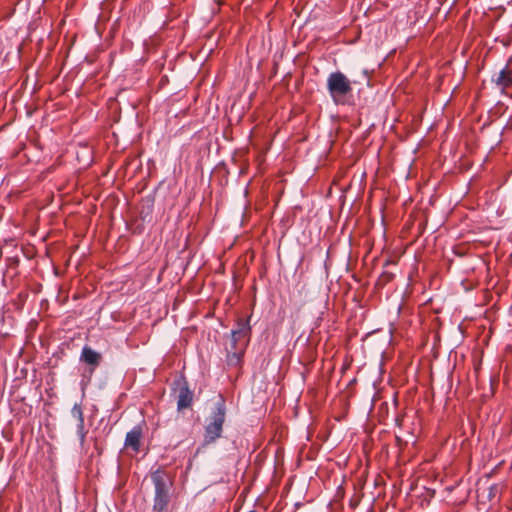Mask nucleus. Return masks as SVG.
Here are the masks:
<instances>
[{"instance_id": "6e6552de", "label": "nucleus", "mask_w": 512, "mask_h": 512, "mask_svg": "<svg viewBox=\"0 0 512 512\" xmlns=\"http://www.w3.org/2000/svg\"><path fill=\"white\" fill-rule=\"evenodd\" d=\"M71 416L77 421V435L81 445L84 444L87 431L84 427V415L81 404L75 403L71 409Z\"/></svg>"}, {"instance_id": "f257e3e1", "label": "nucleus", "mask_w": 512, "mask_h": 512, "mask_svg": "<svg viewBox=\"0 0 512 512\" xmlns=\"http://www.w3.org/2000/svg\"><path fill=\"white\" fill-rule=\"evenodd\" d=\"M327 90L336 105H349L353 93L352 82L340 72H332L327 77Z\"/></svg>"}, {"instance_id": "7ed1b4c3", "label": "nucleus", "mask_w": 512, "mask_h": 512, "mask_svg": "<svg viewBox=\"0 0 512 512\" xmlns=\"http://www.w3.org/2000/svg\"><path fill=\"white\" fill-rule=\"evenodd\" d=\"M225 414V403L223 399H220L215 405L210 422L205 427V444L213 443L216 439L221 437L223 424L225 422Z\"/></svg>"}, {"instance_id": "0eeeda50", "label": "nucleus", "mask_w": 512, "mask_h": 512, "mask_svg": "<svg viewBox=\"0 0 512 512\" xmlns=\"http://www.w3.org/2000/svg\"><path fill=\"white\" fill-rule=\"evenodd\" d=\"M491 82L495 84L502 93H504L507 88L511 87L512 70L510 69L509 65L506 64L500 71L495 73L491 78Z\"/></svg>"}, {"instance_id": "20e7f679", "label": "nucleus", "mask_w": 512, "mask_h": 512, "mask_svg": "<svg viewBox=\"0 0 512 512\" xmlns=\"http://www.w3.org/2000/svg\"><path fill=\"white\" fill-rule=\"evenodd\" d=\"M152 481L155 488L153 510L163 512L169 503V488L164 476L159 471L152 474Z\"/></svg>"}, {"instance_id": "1a4fd4ad", "label": "nucleus", "mask_w": 512, "mask_h": 512, "mask_svg": "<svg viewBox=\"0 0 512 512\" xmlns=\"http://www.w3.org/2000/svg\"><path fill=\"white\" fill-rule=\"evenodd\" d=\"M142 438V428L140 426L133 427L127 432L125 437V447L131 448L135 453L140 451V443Z\"/></svg>"}, {"instance_id": "423d86ee", "label": "nucleus", "mask_w": 512, "mask_h": 512, "mask_svg": "<svg viewBox=\"0 0 512 512\" xmlns=\"http://www.w3.org/2000/svg\"><path fill=\"white\" fill-rule=\"evenodd\" d=\"M80 361L89 366V374L92 375L95 369L100 365L102 355L91 347L85 345L81 351Z\"/></svg>"}, {"instance_id": "f03ea898", "label": "nucleus", "mask_w": 512, "mask_h": 512, "mask_svg": "<svg viewBox=\"0 0 512 512\" xmlns=\"http://www.w3.org/2000/svg\"><path fill=\"white\" fill-rule=\"evenodd\" d=\"M251 337L250 317L239 319L237 328L231 331V348L228 351V361L231 364L239 363Z\"/></svg>"}, {"instance_id": "39448f33", "label": "nucleus", "mask_w": 512, "mask_h": 512, "mask_svg": "<svg viewBox=\"0 0 512 512\" xmlns=\"http://www.w3.org/2000/svg\"><path fill=\"white\" fill-rule=\"evenodd\" d=\"M177 409L179 411L189 408L193 402V392L186 380L177 381Z\"/></svg>"}]
</instances>
